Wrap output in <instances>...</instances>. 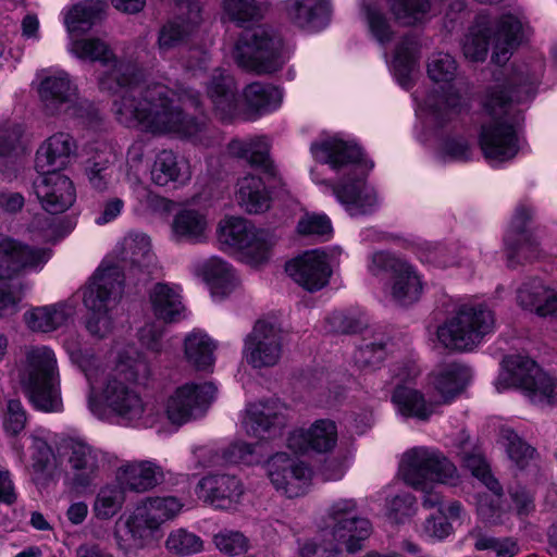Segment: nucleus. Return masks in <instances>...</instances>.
<instances>
[{
  "instance_id": "obj_13",
  "label": "nucleus",
  "mask_w": 557,
  "mask_h": 557,
  "mask_svg": "<svg viewBox=\"0 0 557 557\" xmlns=\"http://www.w3.org/2000/svg\"><path fill=\"white\" fill-rule=\"evenodd\" d=\"M215 393L216 388L212 383H186L177 387L165 405L169 421L182 425L202 417L213 401Z\"/></svg>"
},
{
  "instance_id": "obj_43",
  "label": "nucleus",
  "mask_w": 557,
  "mask_h": 557,
  "mask_svg": "<svg viewBox=\"0 0 557 557\" xmlns=\"http://www.w3.org/2000/svg\"><path fill=\"white\" fill-rule=\"evenodd\" d=\"M197 272L210 285L213 296L226 295L236 284L232 267L216 257L200 261L197 264Z\"/></svg>"
},
{
  "instance_id": "obj_34",
  "label": "nucleus",
  "mask_w": 557,
  "mask_h": 557,
  "mask_svg": "<svg viewBox=\"0 0 557 557\" xmlns=\"http://www.w3.org/2000/svg\"><path fill=\"white\" fill-rule=\"evenodd\" d=\"M541 371L542 369L536 362L529 357L520 355L509 356L503 361V369L495 382V386L498 392L516 387L525 395L529 387L535 381V376Z\"/></svg>"
},
{
  "instance_id": "obj_12",
  "label": "nucleus",
  "mask_w": 557,
  "mask_h": 557,
  "mask_svg": "<svg viewBox=\"0 0 557 557\" xmlns=\"http://www.w3.org/2000/svg\"><path fill=\"white\" fill-rule=\"evenodd\" d=\"M160 527L146 506L140 502L132 512L121 518L114 537L124 554H133L158 542Z\"/></svg>"
},
{
  "instance_id": "obj_37",
  "label": "nucleus",
  "mask_w": 557,
  "mask_h": 557,
  "mask_svg": "<svg viewBox=\"0 0 557 557\" xmlns=\"http://www.w3.org/2000/svg\"><path fill=\"white\" fill-rule=\"evenodd\" d=\"M215 114L223 121L233 119L237 112V95L234 79L222 70H214L207 87Z\"/></svg>"
},
{
  "instance_id": "obj_18",
  "label": "nucleus",
  "mask_w": 557,
  "mask_h": 557,
  "mask_svg": "<svg viewBox=\"0 0 557 557\" xmlns=\"http://www.w3.org/2000/svg\"><path fill=\"white\" fill-rule=\"evenodd\" d=\"M267 473L275 490L290 498L304 495L312 479V470L304 461L285 453L269 459Z\"/></svg>"
},
{
  "instance_id": "obj_40",
  "label": "nucleus",
  "mask_w": 557,
  "mask_h": 557,
  "mask_svg": "<svg viewBox=\"0 0 557 557\" xmlns=\"http://www.w3.org/2000/svg\"><path fill=\"white\" fill-rule=\"evenodd\" d=\"M235 197L238 206L250 214L262 213L271 205V197L263 181L250 174L237 181Z\"/></svg>"
},
{
  "instance_id": "obj_55",
  "label": "nucleus",
  "mask_w": 557,
  "mask_h": 557,
  "mask_svg": "<svg viewBox=\"0 0 557 557\" xmlns=\"http://www.w3.org/2000/svg\"><path fill=\"white\" fill-rule=\"evenodd\" d=\"M1 419L5 435L16 437L25 430L28 414L20 399L10 398L3 406Z\"/></svg>"
},
{
  "instance_id": "obj_26",
  "label": "nucleus",
  "mask_w": 557,
  "mask_h": 557,
  "mask_svg": "<svg viewBox=\"0 0 557 557\" xmlns=\"http://www.w3.org/2000/svg\"><path fill=\"white\" fill-rule=\"evenodd\" d=\"M64 449L72 471L73 484L77 487L88 486L99 473L103 459L101 451L77 438L66 441Z\"/></svg>"
},
{
  "instance_id": "obj_32",
  "label": "nucleus",
  "mask_w": 557,
  "mask_h": 557,
  "mask_svg": "<svg viewBox=\"0 0 557 557\" xmlns=\"http://www.w3.org/2000/svg\"><path fill=\"white\" fill-rule=\"evenodd\" d=\"M113 255L121 263L114 264L121 269H138L144 270L151 267L156 261L152 251L151 239L141 232H129L115 246Z\"/></svg>"
},
{
  "instance_id": "obj_52",
  "label": "nucleus",
  "mask_w": 557,
  "mask_h": 557,
  "mask_svg": "<svg viewBox=\"0 0 557 557\" xmlns=\"http://www.w3.org/2000/svg\"><path fill=\"white\" fill-rule=\"evenodd\" d=\"M395 18L404 25L422 22L430 9V0H386Z\"/></svg>"
},
{
  "instance_id": "obj_30",
  "label": "nucleus",
  "mask_w": 557,
  "mask_h": 557,
  "mask_svg": "<svg viewBox=\"0 0 557 557\" xmlns=\"http://www.w3.org/2000/svg\"><path fill=\"white\" fill-rule=\"evenodd\" d=\"M77 156V143L65 132H58L47 138L36 156L38 172L60 171L66 168Z\"/></svg>"
},
{
  "instance_id": "obj_56",
  "label": "nucleus",
  "mask_w": 557,
  "mask_h": 557,
  "mask_svg": "<svg viewBox=\"0 0 557 557\" xmlns=\"http://www.w3.org/2000/svg\"><path fill=\"white\" fill-rule=\"evenodd\" d=\"M329 528L337 525V533L342 534L343 524H354L357 519H366L359 512L357 502L352 498H339L334 500L326 512Z\"/></svg>"
},
{
  "instance_id": "obj_62",
  "label": "nucleus",
  "mask_w": 557,
  "mask_h": 557,
  "mask_svg": "<svg viewBox=\"0 0 557 557\" xmlns=\"http://www.w3.org/2000/svg\"><path fill=\"white\" fill-rule=\"evenodd\" d=\"M112 174V161L109 158L98 157L88 161L86 166V175L90 185L97 190H106L108 188Z\"/></svg>"
},
{
  "instance_id": "obj_42",
  "label": "nucleus",
  "mask_w": 557,
  "mask_h": 557,
  "mask_svg": "<svg viewBox=\"0 0 557 557\" xmlns=\"http://www.w3.org/2000/svg\"><path fill=\"white\" fill-rule=\"evenodd\" d=\"M151 182L158 186H166L174 182H184L189 178V171L186 162L180 160L172 150L160 151L150 169Z\"/></svg>"
},
{
  "instance_id": "obj_54",
  "label": "nucleus",
  "mask_w": 557,
  "mask_h": 557,
  "mask_svg": "<svg viewBox=\"0 0 557 557\" xmlns=\"http://www.w3.org/2000/svg\"><path fill=\"white\" fill-rule=\"evenodd\" d=\"M165 547L173 555L190 556L203 550V541L186 529H176L169 534Z\"/></svg>"
},
{
  "instance_id": "obj_41",
  "label": "nucleus",
  "mask_w": 557,
  "mask_h": 557,
  "mask_svg": "<svg viewBox=\"0 0 557 557\" xmlns=\"http://www.w3.org/2000/svg\"><path fill=\"white\" fill-rule=\"evenodd\" d=\"M555 289L544 285L537 278L523 283L517 292L518 304L540 317L552 314L555 299Z\"/></svg>"
},
{
  "instance_id": "obj_28",
  "label": "nucleus",
  "mask_w": 557,
  "mask_h": 557,
  "mask_svg": "<svg viewBox=\"0 0 557 557\" xmlns=\"http://www.w3.org/2000/svg\"><path fill=\"white\" fill-rule=\"evenodd\" d=\"M76 314V301L66 299L27 310L24 315L26 326L37 333L54 332L66 326Z\"/></svg>"
},
{
  "instance_id": "obj_23",
  "label": "nucleus",
  "mask_w": 557,
  "mask_h": 557,
  "mask_svg": "<svg viewBox=\"0 0 557 557\" xmlns=\"http://www.w3.org/2000/svg\"><path fill=\"white\" fill-rule=\"evenodd\" d=\"M200 499L218 509H235L245 494L240 479L228 473H213L203 476L197 485Z\"/></svg>"
},
{
  "instance_id": "obj_59",
  "label": "nucleus",
  "mask_w": 557,
  "mask_h": 557,
  "mask_svg": "<svg viewBox=\"0 0 557 557\" xmlns=\"http://www.w3.org/2000/svg\"><path fill=\"white\" fill-rule=\"evenodd\" d=\"M223 11L227 17L243 26L259 17V8L255 0H224Z\"/></svg>"
},
{
  "instance_id": "obj_61",
  "label": "nucleus",
  "mask_w": 557,
  "mask_h": 557,
  "mask_svg": "<svg viewBox=\"0 0 557 557\" xmlns=\"http://www.w3.org/2000/svg\"><path fill=\"white\" fill-rule=\"evenodd\" d=\"M215 547L223 554L236 556L248 549V540L239 531L222 530L213 536Z\"/></svg>"
},
{
  "instance_id": "obj_57",
  "label": "nucleus",
  "mask_w": 557,
  "mask_h": 557,
  "mask_svg": "<svg viewBox=\"0 0 557 557\" xmlns=\"http://www.w3.org/2000/svg\"><path fill=\"white\" fill-rule=\"evenodd\" d=\"M297 233L305 237L326 242L332 237L331 220L325 214L305 213L297 222Z\"/></svg>"
},
{
  "instance_id": "obj_14",
  "label": "nucleus",
  "mask_w": 557,
  "mask_h": 557,
  "mask_svg": "<svg viewBox=\"0 0 557 557\" xmlns=\"http://www.w3.org/2000/svg\"><path fill=\"white\" fill-rule=\"evenodd\" d=\"M40 100L50 115L83 116L84 103L76 85L64 71L46 76L38 88Z\"/></svg>"
},
{
  "instance_id": "obj_53",
  "label": "nucleus",
  "mask_w": 557,
  "mask_h": 557,
  "mask_svg": "<svg viewBox=\"0 0 557 557\" xmlns=\"http://www.w3.org/2000/svg\"><path fill=\"white\" fill-rule=\"evenodd\" d=\"M125 502L124 491L119 486H104L96 496L94 513L100 520H109L123 507Z\"/></svg>"
},
{
  "instance_id": "obj_51",
  "label": "nucleus",
  "mask_w": 557,
  "mask_h": 557,
  "mask_svg": "<svg viewBox=\"0 0 557 557\" xmlns=\"http://www.w3.org/2000/svg\"><path fill=\"white\" fill-rule=\"evenodd\" d=\"M534 380L524 396L540 407L557 406V379L542 370Z\"/></svg>"
},
{
  "instance_id": "obj_45",
  "label": "nucleus",
  "mask_w": 557,
  "mask_h": 557,
  "mask_svg": "<svg viewBox=\"0 0 557 557\" xmlns=\"http://www.w3.org/2000/svg\"><path fill=\"white\" fill-rule=\"evenodd\" d=\"M215 343L202 331L194 330L184 341L186 360L198 370H207L214 363Z\"/></svg>"
},
{
  "instance_id": "obj_60",
  "label": "nucleus",
  "mask_w": 557,
  "mask_h": 557,
  "mask_svg": "<svg viewBox=\"0 0 557 557\" xmlns=\"http://www.w3.org/2000/svg\"><path fill=\"white\" fill-rule=\"evenodd\" d=\"M474 547L478 550H491L496 557H515L519 552L518 543L510 539H496L483 534L475 535Z\"/></svg>"
},
{
  "instance_id": "obj_20",
  "label": "nucleus",
  "mask_w": 557,
  "mask_h": 557,
  "mask_svg": "<svg viewBox=\"0 0 557 557\" xmlns=\"http://www.w3.org/2000/svg\"><path fill=\"white\" fill-rule=\"evenodd\" d=\"M122 290L123 276L119 268L104 261L83 288V304L89 312L110 311Z\"/></svg>"
},
{
  "instance_id": "obj_38",
  "label": "nucleus",
  "mask_w": 557,
  "mask_h": 557,
  "mask_svg": "<svg viewBox=\"0 0 557 557\" xmlns=\"http://www.w3.org/2000/svg\"><path fill=\"white\" fill-rule=\"evenodd\" d=\"M227 149L230 154L246 159L251 165L260 168L265 175L283 184L276 166L269 157V144L265 138L233 139Z\"/></svg>"
},
{
  "instance_id": "obj_1",
  "label": "nucleus",
  "mask_w": 557,
  "mask_h": 557,
  "mask_svg": "<svg viewBox=\"0 0 557 557\" xmlns=\"http://www.w3.org/2000/svg\"><path fill=\"white\" fill-rule=\"evenodd\" d=\"M69 51L76 58L99 62L107 67L98 77L101 90L122 91L114 101L117 121L127 127H137L153 135H172L188 139L196 145L213 144L215 132L205 115H193L187 106L200 107L198 92L186 89L175 99L176 94L166 85L144 79L136 64L120 61L109 45L95 37L71 41Z\"/></svg>"
},
{
  "instance_id": "obj_33",
  "label": "nucleus",
  "mask_w": 557,
  "mask_h": 557,
  "mask_svg": "<svg viewBox=\"0 0 557 557\" xmlns=\"http://www.w3.org/2000/svg\"><path fill=\"white\" fill-rule=\"evenodd\" d=\"M472 377L471 369L460 363L442 366L430 375V384L436 393L437 406L449 404L459 395Z\"/></svg>"
},
{
  "instance_id": "obj_15",
  "label": "nucleus",
  "mask_w": 557,
  "mask_h": 557,
  "mask_svg": "<svg viewBox=\"0 0 557 557\" xmlns=\"http://www.w3.org/2000/svg\"><path fill=\"white\" fill-rule=\"evenodd\" d=\"M310 151L314 160L330 165L334 171L358 169L363 175L373 168L371 161L363 159L362 150L357 143L345 140L337 135L312 143Z\"/></svg>"
},
{
  "instance_id": "obj_11",
  "label": "nucleus",
  "mask_w": 557,
  "mask_h": 557,
  "mask_svg": "<svg viewBox=\"0 0 557 557\" xmlns=\"http://www.w3.org/2000/svg\"><path fill=\"white\" fill-rule=\"evenodd\" d=\"M369 271L373 275L392 274L391 295L396 302L410 305L420 298L423 288L421 277L406 260L377 251L371 257Z\"/></svg>"
},
{
  "instance_id": "obj_25",
  "label": "nucleus",
  "mask_w": 557,
  "mask_h": 557,
  "mask_svg": "<svg viewBox=\"0 0 557 557\" xmlns=\"http://www.w3.org/2000/svg\"><path fill=\"white\" fill-rule=\"evenodd\" d=\"M337 444V426L330 419L314 421L308 429H296L287 437V447L295 453L324 454L334 449Z\"/></svg>"
},
{
  "instance_id": "obj_36",
  "label": "nucleus",
  "mask_w": 557,
  "mask_h": 557,
  "mask_svg": "<svg viewBox=\"0 0 557 557\" xmlns=\"http://www.w3.org/2000/svg\"><path fill=\"white\" fill-rule=\"evenodd\" d=\"M149 301L153 314L168 323L185 318V306L177 285L157 283L149 292Z\"/></svg>"
},
{
  "instance_id": "obj_24",
  "label": "nucleus",
  "mask_w": 557,
  "mask_h": 557,
  "mask_svg": "<svg viewBox=\"0 0 557 557\" xmlns=\"http://www.w3.org/2000/svg\"><path fill=\"white\" fill-rule=\"evenodd\" d=\"M532 218V211L519 207L511 220L505 237L507 257L511 267L522 261H533L540 257V247L533 235L527 230V222Z\"/></svg>"
},
{
  "instance_id": "obj_10",
  "label": "nucleus",
  "mask_w": 557,
  "mask_h": 557,
  "mask_svg": "<svg viewBox=\"0 0 557 557\" xmlns=\"http://www.w3.org/2000/svg\"><path fill=\"white\" fill-rule=\"evenodd\" d=\"M428 75L441 86V95H430L426 106L432 111L438 123H445L455 119L462 110V99L454 81L457 75V63L448 54L438 52L433 54L428 62Z\"/></svg>"
},
{
  "instance_id": "obj_50",
  "label": "nucleus",
  "mask_w": 557,
  "mask_h": 557,
  "mask_svg": "<svg viewBox=\"0 0 557 557\" xmlns=\"http://www.w3.org/2000/svg\"><path fill=\"white\" fill-rule=\"evenodd\" d=\"M344 530L342 534L337 533V525H332L331 535L332 539L337 543L345 546L346 550L354 554L360 550L363 546V542L371 534V523L368 519H357L354 524H343Z\"/></svg>"
},
{
  "instance_id": "obj_31",
  "label": "nucleus",
  "mask_w": 557,
  "mask_h": 557,
  "mask_svg": "<svg viewBox=\"0 0 557 557\" xmlns=\"http://www.w3.org/2000/svg\"><path fill=\"white\" fill-rule=\"evenodd\" d=\"M115 476L122 487L137 493L148 492L164 481L161 466L152 460L125 461Z\"/></svg>"
},
{
  "instance_id": "obj_35",
  "label": "nucleus",
  "mask_w": 557,
  "mask_h": 557,
  "mask_svg": "<svg viewBox=\"0 0 557 557\" xmlns=\"http://www.w3.org/2000/svg\"><path fill=\"white\" fill-rule=\"evenodd\" d=\"M332 191L351 216L371 214L379 207L375 189L360 180L332 185Z\"/></svg>"
},
{
  "instance_id": "obj_58",
  "label": "nucleus",
  "mask_w": 557,
  "mask_h": 557,
  "mask_svg": "<svg viewBox=\"0 0 557 557\" xmlns=\"http://www.w3.org/2000/svg\"><path fill=\"white\" fill-rule=\"evenodd\" d=\"M141 503L149 510L159 527L174 519L182 510L183 503L174 496L147 497Z\"/></svg>"
},
{
  "instance_id": "obj_16",
  "label": "nucleus",
  "mask_w": 557,
  "mask_h": 557,
  "mask_svg": "<svg viewBox=\"0 0 557 557\" xmlns=\"http://www.w3.org/2000/svg\"><path fill=\"white\" fill-rule=\"evenodd\" d=\"M282 354L280 329L265 321L256 322L244 343L243 356L247 363L256 369L273 367L277 364Z\"/></svg>"
},
{
  "instance_id": "obj_5",
  "label": "nucleus",
  "mask_w": 557,
  "mask_h": 557,
  "mask_svg": "<svg viewBox=\"0 0 557 557\" xmlns=\"http://www.w3.org/2000/svg\"><path fill=\"white\" fill-rule=\"evenodd\" d=\"M528 30V23L519 14H503L493 24L480 17L463 41L465 57L472 61H482L492 45L493 62L503 64L509 60L512 50L521 44Z\"/></svg>"
},
{
  "instance_id": "obj_47",
  "label": "nucleus",
  "mask_w": 557,
  "mask_h": 557,
  "mask_svg": "<svg viewBox=\"0 0 557 557\" xmlns=\"http://www.w3.org/2000/svg\"><path fill=\"white\" fill-rule=\"evenodd\" d=\"M32 441V469L40 478L50 479L57 472V461L51 446L47 440L36 431L29 435Z\"/></svg>"
},
{
  "instance_id": "obj_29",
  "label": "nucleus",
  "mask_w": 557,
  "mask_h": 557,
  "mask_svg": "<svg viewBox=\"0 0 557 557\" xmlns=\"http://www.w3.org/2000/svg\"><path fill=\"white\" fill-rule=\"evenodd\" d=\"M287 20L295 27L306 32H319L330 22L331 0H285Z\"/></svg>"
},
{
  "instance_id": "obj_2",
  "label": "nucleus",
  "mask_w": 557,
  "mask_h": 557,
  "mask_svg": "<svg viewBox=\"0 0 557 557\" xmlns=\"http://www.w3.org/2000/svg\"><path fill=\"white\" fill-rule=\"evenodd\" d=\"M542 75V64L530 71L519 66L510 74L503 71L494 73L493 83L487 86L481 98L484 122L480 134V147L485 159L494 164L511 160L519 150L517 125L521 114L515 103L530 100L535 85Z\"/></svg>"
},
{
  "instance_id": "obj_4",
  "label": "nucleus",
  "mask_w": 557,
  "mask_h": 557,
  "mask_svg": "<svg viewBox=\"0 0 557 557\" xmlns=\"http://www.w3.org/2000/svg\"><path fill=\"white\" fill-rule=\"evenodd\" d=\"M18 381L33 406L45 412H60L63 403L54 351L45 345L25 348L18 368Z\"/></svg>"
},
{
  "instance_id": "obj_27",
  "label": "nucleus",
  "mask_w": 557,
  "mask_h": 557,
  "mask_svg": "<svg viewBox=\"0 0 557 557\" xmlns=\"http://www.w3.org/2000/svg\"><path fill=\"white\" fill-rule=\"evenodd\" d=\"M211 223L207 210L183 208L171 223V239L177 244H202L209 238Z\"/></svg>"
},
{
  "instance_id": "obj_48",
  "label": "nucleus",
  "mask_w": 557,
  "mask_h": 557,
  "mask_svg": "<svg viewBox=\"0 0 557 557\" xmlns=\"http://www.w3.org/2000/svg\"><path fill=\"white\" fill-rule=\"evenodd\" d=\"M419 44L416 37L405 36L396 46L393 66L400 84L408 88L410 74L418 58Z\"/></svg>"
},
{
  "instance_id": "obj_3",
  "label": "nucleus",
  "mask_w": 557,
  "mask_h": 557,
  "mask_svg": "<svg viewBox=\"0 0 557 557\" xmlns=\"http://www.w3.org/2000/svg\"><path fill=\"white\" fill-rule=\"evenodd\" d=\"M148 374L147 361L134 347H128L119 354L116 364L106 380L102 397L106 405L123 421L151 428L161 416L154 412L152 406L146 405L131 385Z\"/></svg>"
},
{
  "instance_id": "obj_6",
  "label": "nucleus",
  "mask_w": 557,
  "mask_h": 557,
  "mask_svg": "<svg viewBox=\"0 0 557 557\" xmlns=\"http://www.w3.org/2000/svg\"><path fill=\"white\" fill-rule=\"evenodd\" d=\"M494 325V313L485 305H462L436 327L435 336L443 348L467 351L493 332Z\"/></svg>"
},
{
  "instance_id": "obj_46",
  "label": "nucleus",
  "mask_w": 557,
  "mask_h": 557,
  "mask_svg": "<svg viewBox=\"0 0 557 557\" xmlns=\"http://www.w3.org/2000/svg\"><path fill=\"white\" fill-rule=\"evenodd\" d=\"M106 3L101 0H86L75 4L65 15L64 23L69 33L86 32L101 20Z\"/></svg>"
},
{
  "instance_id": "obj_17",
  "label": "nucleus",
  "mask_w": 557,
  "mask_h": 557,
  "mask_svg": "<svg viewBox=\"0 0 557 557\" xmlns=\"http://www.w3.org/2000/svg\"><path fill=\"white\" fill-rule=\"evenodd\" d=\"M48 259L46 249L0 236V281H10L22 273L40 270Z\"/></svg>"
},
{
  "instance_id": "obj_21",
  "label": "nucleus",
  "mask_w": 557,
  "mask_h": 557,
  "mask_svg": "<svg viewBox=\"0 0 557 557\" xmlns=\"http://www.w3.org/2000/svg\"><path fill=\"white\" fill-rule=\"evenodd\" d=\"M286 412L287 408L276 399L250 403L244 411L242 426L250 436L271 437L286 425Z\"/></svg>"
},
{
  "instance_id": "obj_44",
  "label": "nucleus",
  "mask_w": 557,
  "mask_h": 557,
  "mask_svg": "<svg viewBox=\"0 0 557 557\" xmlns=\"http://www.w3.org/2000/svg\"><path fill=\"white\" fill-rule=\"evenodd\" d=\"M180 9L188 10V18L185 21L181 16L175 21L168 23L160 32L159 46L161 50H169L184 40L196 25L200 22V9L196 2L180 3Z\"/></svg>"
},
{
  "instance_id": "obj_22",
  "label": "nucleus",
  "mask_w": 557,
  "mask_h": 557,
  "mask_svg": "<svg viewBox=\"0 0 557 557\" xmlns=\"http://www.w3.org/2000/svg\"><path fill=\"white\" fill-rule=\"evenodd\" d=\"M40 173L33 186L42 209L58 214L71 208L76 199L72 181L58 171Z\"/></svg>"
},
{
  "instance_id": "obj_8",
  "label": "nucleus",
  "mask_w": 557,
  "mask_h": 557,
  "mask_svg": "<svg viewBox=\"0 0 557 557\" xmlns=\"http://www.w3.org/2000/svg\"><path fill=\"white\" fill-rule=\"evenodd\" d=\"M216 234L221 245L238 251L243 261L252 267L270 259L274 237L244 218L225 216L219 222Z\"/></svg>"
},
{
  "instance_id": "obj_64",
  "label": "nucleus",
  "mask_w": 557,
  "mask_h": 557,
  "mask_svg": "<svg viewBox=\"0 0 557 557\" xmlns=\"http://www.w3.org/2000/svg\"><path fill=\"white\" fill-rule=\"evenodd\" d=\"M363 11L372 36L382 45L389 42L393 32L384 14L372 4L366 5Z\"/></svg>"
},
{
  "instance_id": "obj_7",
  "label": "nucleus",
  "mask_w": 557,
  "mask_h": 557,
  "mask_svg": "<svg viewBox=\"0 0 557 557\" xmlns=\"http://www.w3.org/2000/svg\"><path fill=\"white\" fill-rule=\"evenodd\" d=\"M233 57L237 65L246 71L271 74L283 67L289 52L275 32L265 26H258L240 36Z\"/></svg>"
},
{
  "instance_id": "obj_49",
  "label": "nucleus",
  "mask_w": 557,
  "mask_h": 557,
  "mask_svg": "<svg viewBox=\"0 0 557 557\" xmlns=\"http://www.w3.org/2000/svg\"><path fill=\"white\" fill-rule=\"evenodd\" d=\"M247 106L259 112H269L280 107L282 91L272 85L252 83L244 90Z\"/></svg>"
},
{
  "instance_id": "obj_39",
  "label": "nucleus",
  "mask_w": 557,
  "mask_h": 557,
  "mask_svg": "<svg viewBox=\"0 0 557 557\" xmlns=\"http://www.w3.org/2000/svg\"><path fill=\"white\" fill-rule=\"evenodd\" d=\"M392 401L401 416L420 421H428L438 407L433 397L426 400L422 392L410 385H397Z\"/></svg>"
},
{
  "instance_id": "obj_63",
  "label": "nucleus",
  "mask_w": 557,
  "mask_h": 557,
  "mask_svg": "<svg viewBox=\"0 0 557 557\" xmlns=\"http://www.w3.org/2000/svg\"><path fill=\"white\" fill-rule=\"evenodd\" d=\"M506 441V450L509 458L519 467L523 468L534 456V449L523 442L513 431L506 430L503 433Z\"/></svg>"
},
{
  "instance_id": "obj_19",
  "label": "nucleus",
  "mask_w": 557,
  "mask_h": 557,
  "mask_svg": "<svg viewBox=\"0 0 557 557\" xmlns=\"http://www.w3.org/2000/svg\"><path fill=\"white\" fill-rule=\"evenodd\" d=\"M288 276L304 289L313 293L325 287L333 274L330 256L323 249H312L292 259L285 265Z\"/></svg>"
},
{
  "instance_id": "obj_9",
  "label": "nucleus",
  "mask_w": 557,
  "mask_h": 557,
  "mask_svg": "<svg viewBox=\"0 0 557 557\" xmlns=\"http://www.w3.org/2000/svg\"><path fill=\"white\" fill-rule=\"evenodd\" d=\"M404 481L414 487L424 488L425 483L456 484L457 469L440 450L417 446L406 450L399 462Z\"/></svg>"
}]
</instances>
